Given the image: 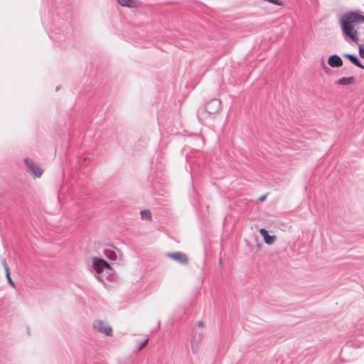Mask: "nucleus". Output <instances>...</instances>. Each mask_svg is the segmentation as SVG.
Here are the masks:
<instances>
[{
  "instance_id": "nucleus-8",
  "label": "nucleus",
  "mask_w": 364,
  "mask_h": 364,
  "mask_svg": "<svg viewBox=\"0 0 364 364\" xmlns=\"http://www.w3.org/2000/svg\"><path fill=\"white\" fill-rule=\"evenodd\" d=\"M328 63L332 68H340L343 65V60L338 55H333L328 58Z\"/></svg>"
},
{
  "instance_id": "nucleus-10",
  "label": "nucleus",
  "mask_w": 364,
  "mask_h": 364,
  "mask_svg": "<svg viewBox=\"0 0 364 364\" xmlns=\"http://www.w3.org/2000/svg\"><path fill=\"white\" fill-rule=\"evenodd\" d=\"M355 82V79L354 77H344L340 78L337 81V84L339 85H348L354 84Z\"/></svg>"
},
{
  "instance_id": "nucleus-6",
  "label": "nucleus",
  "mask_w": 364,
  "mask_h": 364,
  "mask_svg": "<svg viewBox=\"0 0 364 364\" xmlns=\"http://www.w3.org/2000/svg\"><path fill=\"white\" fill-rule=\"evenodd\" d=\"M166 257H169L182 264H187L188 261V256L183 252H168V253H166Z\"/></svg>"
},
{
  "instance_id": "nucleus-3",
  "label": "nucleus",
  "mask_w": 364,
  "mask_h": 364,
  "mask_svg": "<svg viewBox=\"0 0 364 364\" xmlns=\"http://www.w3.org/2000/svg\"><path fill=\"white\" fill-rule=\"evenodd\" d=\"M92 265L95 272L100 274L105 269H110V265L104 259L97 257L92 258Z\"/></svg>"
},
{
  "instance_id": "nucleus-13",
  "label": "nucleus",
  "mask_w": 364,
  "mask_h": 364,
  "mask_svg": "<svg viewBox=\"0 0 364 364\" xmlns=\"http://www.w3.org/2000/svg\"><path fill=\"white\" fill-rule=\"evenodd\" d=\"M2 264H3V267L4 268V270H5V272H6V278H7V281L9 283V284H11L12 287H14V283L13 282V280L11 279V277H10V270H9V267H8V265L6 264V262L4 261L2 262Z\"/></svg>"
},
{
  "instance_id": "nucleus-12",
  "label": "nucleus",
  "mask_w": 364,
  "mask_h": 364,
  "mask_svg": "<svg viewBox=\"0 0 364 364\" xmlns=\"http://www.w3.org/2000/svg\"><path fill=\"white\" fill-rule=\"evenodd\" d=\"M149 338L146 337L144 341L141 343L136 342L135 346L134 347L135 352H139L148 343Z\"/></svg>"
},
{
  "instance_id": "nucleus-14",
  "label": "nucleus",
  "mask_w": 364,
  "mask_h": 364,
  "mask_svg": "<svg viewBox=\"0 0 364 364\" xmlns=\"http://www.w3.org/2000/svg\"><path fill=\"white\" fill-rule=\"evenodd\" d=\"M141 216L143 219L150 220L151 218V212L148 210H144L141 212Z\"/></svg>"
},
{
  "instance_id": "nucleus-9",
  "label": "nucleus",
  "mask_w": 364,
  "mask_h": 364,
  "mask_svg": "<svg viewBox=\"0 0 364 364\" xmlns=\"http://www.w3.org/2000/svg\"><path fill=\"white\" fill-rule=\"evenodd\" d=\"M117 2L119 5H121L123 7H127L129 9L136 7V0H117Z\"/></svg>"
},
{
  "instance_id": "nucleus-4",
  "label": "nucleus",
  "mask_w": 364,
  "mask_h": 364,
  "mask_svg": "<svg viewBox=\"0 0 364 364\" xmlns=\"http://www.w3.org/2000/svg\"><path fill=\"white\" fill-rule=\"evenodd\" d=\"M93 326L97 331L104 333L106 336H111L112 329L106 323L101 320H97L94 322Z\"/></svg>"
},
{
  "instance_id": "nucleus-1",
  "label": "nucleus",
  "mask_w": 364,
  "mask_h": 364,
  "mask_svg": "<svg viewBox=\"0 0 364 364\" xmlns=\"http://www.w3.org/2000/svg\"><path fill=\"white\" fill-rule=\"evenodd\" d=\"M360 23H364V16L355 11H349L344 14L340 20L343 34L355 43L359 41V36L354 26Z\"/></svg>"
},
{
  "instance_id": "nucleus-15",
  "label": "nucleus",
  "mask_w": 364,
  "mask_h": 364,
  "mask_svg": "<svg viewBox=\"0 0 364 364\" xmlns=\"http://www.w3.org/2000/svg\"><path fill=\"white\" fill-rule=\"evenodd\" d=\"M358 50H359V55L360 56L364 59V47L363 45H360L358 46Z\"/></svg>"
},
{
  "instance_id": "nucleus-17",
  "label": "nucleus",
  "mask_w": 364,
  "mask_h": 364,
  "mask_svg": "<svg viewBox=\"0 0 364 364\" xmlns=\"http://www.w3.org/2000/svg\"><path fill=\"white\" fill-rule=\"evenodd\" d=\"M267 196V194H264V195H263V196H262L259 197L258 200H259V201H263V200H264L266 199Z\"/></svg>"
},
{
  "instance_id": "nucleus-5",
  "label": "nucleus",
  "mask_w": 364,
  "mask_h": 364,
  "mask_svg": "<svg viewBox=\"0 0 364 364\" xmlns=\"http://www.w3.org/2000/svg\"><path fill=\"white\" fill-rule=\"evenodd\" d=\"M259 232L262 237L264 242L267 245H273L277 240V237L275 235H270L265 228H260Z\"/></svg>"
},
{
  "instance_id": "nucleus-11",
  "label": "nucleus",
  "mask_w": 364,
  "mask_h": 364,
  "mask_svg": "<svg viewBox=\"0 0 364 364\" xmlns=\"http://www.w3.org/2000/svg\"><path fill=\"white\" fill-rule=\"evenodd\" d=\"M343 57L348 58L353 64L358 66V68L364 69V66L360 63L357 57L351 54H344Z\"/></svg>"
},
{
  "instance_id": "nucleus-2",
  "label": "nucleus",
  "mask_w": 364,
  "mask_h": 364,
  "mask_svg": "<svg viewBox=\"0 0 364 364\" xmlns=\"http://www.w3.org/2000/svg\"><path fill=\"white\" fill-rule=\"evenodd\" d=\"M24 163L33 178H40L43 175V169L33 160L26 158L24 159Z\"/></svg>"
},
{
  "instance_id": "nucleus-16",
  "label": "nucleus",
  "mask_w": 364,
  "mask_h": 364,
  "mask_svg": "<svg viewBox=\"0 0 364 364\" xmlns=\"http://www.w3.org/2000/svg\"><path fill=\"white\" fill-rule=\"evenodd\" d=\"M197 326L200 328H203L205 327V323L203 321H199L197 322Z\"/></svg>"
},
{
  "instance_id": "nucleus-7",
  "label": "nucleus",
  "mask_w": 364,
  "mask_h": 364,
  "mask_svg": "<svg viewBox=\"0 0 364 364\" xmlns=\"http://www.w3.org/2000/svg\"><path fill=\"white\" fill-rule=\"evenodd\" d=\"M220 100L218 99H213L207 103L205 109L210 114H215L220 109Z\"/></svg>"
}]
</instances>
